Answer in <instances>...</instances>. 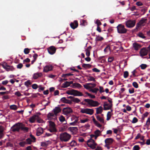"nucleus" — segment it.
Here are the masks:
<instances>
[{
    "mask_svg": "<svg viewBox=\"0 0 150 150\" xmlns=\"http://www.w3.org/2000/svg\"><path fill=\"white\" fill-rule=\"evenodd\" d=\"M84 101L86 103V104L83 103H81V104L84 105L86 104L87 106L91 107H97L100 104L98 101L93 100L91 99H84Z\"/></svg>",
    "mask_w": 150,
    "mask_h": 150,
    "instance_id": "obj_1",
    "label": "nucleus"
},
{
    "mask_svg": "<svg viewBox=\"0 0 150 150\" xmlns=\"http://www.w3.org/2000/svg\"><path fill=\"white\" fill-rule=\"evenodd\" d=\"M71 138V135L67 132H63L60 134L59 138L62 143L68 142Z\"/></svg>",
    "mask_w": 150,
    "mask_h": 150,
    "instance_id": "obj_2",
    "label": "nucleus"
},
{
    "mask_svg": "<svg viewBox=\"0 0 150 150\" xmlns=\"http://www.w3.org/2000/svg\"><path fill=\"white\" fill-rule=\"evenodd\" d=\"M61 111V109L59 107H55L53 110V112L54 114L52 113L49 112L47 115V119L48 120H51L52 118V117H54V115L57 116V114Z\"/></svg>",
    "mask_w": 150,
    "mask_h": 150,
    "instance_id": "obj_3",
    "label": "nucleus"
},
{
    "mask_svg": "<svg viewBox=\"0 0 150 150\" xmlns=\"http://www.w3.org/2000/svg\"><path fill=\"white\" fill-rule=\"evenodd\" d=\"M21 123L18 122L15 124L11 127V130L13 132H19L21 130Z\"/></svg>",
    "mask_w": 150,
    "mask_h": 150,
    "instance_id": "obj_4",
    "label": "nucleus"
},
{
    "mask_svg": "<svg viewBox=\"0 0 150 150\" xmlns=\"http://www.w3.org/2000/svg\"><path fill=\"white\" fill-rule=\"evenodd\" d=\"M49 125L48 130L52 133L57 132V130L55 127V125L54 122L51 121H49Z\"/></svg>",
    "mask_w": 150,
    "mask_h": 150,
    "instance_id": "obj_5",
    "label": "nucleus"
},
{
    "mask_svg": "<svg viewBox=\"0 0 150 150\" xmlns=\"http://www.w3.org/2000/svg\"><path fill=\"white\" fill-rule=\"evenodd\" d=\"M87 143L88 146L93 149H95L97 145V144L92 139H90L88 140L87 142Z\"/></svg>",
    "mask_w": 150,
    "mask_h": 150,
    "instance_id": "obj_6",
    "label": "nucleus"
},
{
    "mask_svg": "<svg viewBox=\"0 0 150 150\" xmlns=\"http://www.w3.org/2000/svg\"><path fill=\"white\" fill-rule=\"evenodd\" d=\"M117 32L119 33L123 34L126 33L127 29L125 28L124 25L121 24H119L117 27Z\"/></svg>",
    "mask_w": 150,
    "mask_h": 150,
    "instance_id": "obj_7",
    "label": "nucleus"
},
{
    "mask_svg": "<svg viewBox=\"0 0 150 150\" xmlns=\"http://www.w3.org/2000/svg\"><path fill=\"white\" fill-rule=\"evenodd\" d=\"M136 22V21L135 20H128L126 22L125 25L127 28H132L135 25Z\"/></svg>",
    "mask_w": 150,
    "mask_h": 150,
    "instance_id": "obj_8",
    "label": "nucleus"
},
{
    "mask_svg": "<svg viewBox=\"0 0 150 150\" xmlns=\"http://www.w3.org/2000/svg\"><path fill=\"white\" fill-rule=\"evenodd\" d=\"M113 141V139L111 138L106 139L105 140V146L108 149H109L110 148L109 146L112 143Z\"/></svg>",
    "mask_w": 150,
    "mask_h": 150,
    "instance_id": "obj_9",
    "label": "nucleus"
},
{
    "mask_svg": "<svg viewBox=\"0 0 150 150\" xmlns=\"http://www.w3.org/2000/svg\"><path fill=\"white\" fill-rule=\"evenodd\" d=\"M81 112L83 113H85L88 114L92 115L94 113V110L93 109H81Z\"/></svg>",
    "mask_w": 150,
    "mask_h": 150,
    "instance_id": "obj_10",
    "label": "nucleus"
},
{
    "mask_svg": "<svg viewBox=\"0 0 150 150\" xmlns=\"http://www.w3.org/2000/svg\"><path fill=\"white\" fill-rule=\"evenodd\" d=\"M3 67L7 71H13L15 70V68L13 66L8 65L6 63L2 64Z\"/></svg>",
    "mask_w": 150,
    "mask_h": 150,
    "instance_id": "obj_11",
    "label": "nucleus"
},
{
    "mask_svg": "<svg viewBox=\"0 0 150 150\" xmlns=\"http://www.w3.org/2000/svg\"><path fill=\"white\" fill-rule=\"evenodd\" d=\"M147 19L145 18H142L139 22L137 24V26L139 27L141 26H144L146 23L147 21Z\"/></svg>",
    "mask_w": 150,
    "mask_h": 150,
    "instance_id": "obj_12",
    "label": "nucleus"
},
{
    "mask_svg": "<svg viewBox=\"0 0 150 150\" xmlns=\"http://www.w3.org/2000/svg\"><path fill=\"white\" fill-rule=\"evenodd\" d=\"M56 48L53 46H51L47 49L49 53L51 54H53L55 53L56 51Z\"/></svg>",
    "mask_w": 150,
    "mask_h": 150,
    "instance_id": "obj_13",
    "label": "nucleus"
},
{
    "mask_svg": "<svg viewBox=\"0 0 150 150\" xmlns=\"http://www.w3.org/2000/svg\"><path fill=\"white\" fill-rule=\"evenodd\" d=\"M53 68V67L52 65H47L44 67L43 71L45 72H47L49 71L52 70Z\"/></svg>",
    "mask_w": 150,
    "mask_h": 150,
    "instance_id": "obj_14",
    "label": "nucleus"
},
{
    "mask_svg": "<svg viewBox=\"0 0 150 150\" xmlns=\"http://www.w3.org/2000/svg\"><path fill=\"white\" fill-rule=\"evenodd\" d=\"M112 104H109L106 102H104L103 104L104 110H106L110 109L112 107Z\"/></svg>",
    "mask_w": 150,
    "mask_h": 150,
    "instance_id": "obj_15",
    "label": "nucleus"
},
{
    "mask_svg": "<svg viewBox=\"0 0 150 150\" xmlns=\"http://www.w3.org/2000/svg\"><path fill=\"white\" fill-rule=\"evenodd\" d=\"M147 50L145 48H143L140 50V53L142 56H144L146 55L147 54Z\"/></svg>",
    "mask_w": 150,
    "mask_h": 150,
    "instance_id": "obj_16",
    "label": "nucleus"
},
{
    "mask_svg": "<svg viewBox=\"0 0 150 150\" xmlns=\"http://www.w3.org/2000/svg\"><path fill=\"white\" fill-rule=\"evenodd\" d=\"M37 117L38 114L34 115L29 118V121L31 123H34L36 120V117L37 118Z\"/></svg>",
    "mask_w": 150,
    "mask_h": 150,
    "instance_id": "obj_17",
    "label": "nucleus"
},
{
    "mask_svg": "<svg viewBox=\"0 0 150 150\" xmlns=\"http://www.w3.org/2000/svg\"><path fill=\"white\" fill-rule=\"evenodd\" d=\"M61 101L64 103L71 104L72 102L69 100L67 99L66 97H63L60 100Z\"/></svg>",
    "mask_w": 150,
    "mask_h": 150,
    "instance_id": "obj_18",
    "label": "nucleus"
},
{
    "mask_svg": "<svg viewBox=\"0 0 150 150\" xmlns=\"http://www.w3.org/2000/svg\"><path fill=\"white\" fill-rule=\"evenodd\" d=\"M96 116V117L97 120L98 121L101 123L103 124L104 123V118L100 117L99 115L95 114Z\"/></svg>",
    "mask_w": 150,
    "mask_h": 150,
    "instance_id": "obj_19",
    "label": "nucleus"
},
{
    "mask_svg": "<svg viewBox=\"0 0 150 150\" xmlns=\"http://www.w3.org/2000/svg\"><path fill=\"white\" fill-rule=\"evenodd\" d=\"M21 130L23 131L24 132H27L28 130V128L25 127V125L22 123H21Z\"/></svg>",
    "mask_w": 150,
    "mask_h": 150,
    "instance_id": "obj_20",
    "label": "nucleus"
},
{
    "mask_svg": "<svg viewBox=\"0 0 150 150\" xmlns=\"http://www.w3.org/2000/svg\"><path fill=\"white\" fill-rule=\"evenodd\" d=\"M43 129L42 128L40 127L38 128L37 130L36 134L39 136L43 133Z\"/></svg>",
    "mask_w": 150,
    "mask_h": 150,
    "instance_id": "obj_21",
    "label": "nucleus"
},
{
    "mask_svg": "<svg viewBox=\"0 0 150 150\" xmlns=\"http://www.w3.org/2000/svg\"><path fill=\"white\" fill-rule=\"evenodd\" d=\"M42 76L41 73H36L34 74L33 76V78L34 79H37L38 77H40Z\"/></svg>",
    "mask_w": 150,
    "mask_h": 150,
    "instance_id": "obj_22",
    "label": "nucleus"
},
{
    "mask_svg": "<svg viewBox=\"0 0 150 150\" xmlns=\"http://www.w3.org/2000/svg\"><path fill=\"white\" fill-rule=\"evenodd\" d=\"M96 112L95 114H101L103 111V107L100 106L98 108H96Z\"/></svg>",
    "mask_w": 150,
    "mask_h": 150,
    "instance_id": "obj_23",
    "label": "nucleus"
},
{
    "mask_svg": "<svg viewBox=\"0 0 150 150\" xmlns=\"http://www.w3.org/2000/svg\"><path fill=\"white\" fill-rule=\"evenodd\" d=\"M93 119L92 120L93 121V122L94 124L97 127H101L102 125L100 124L99 122L97 121L96 119L94 118V117L93 116Z\"/></svg>",
    "mask_w": 150,
    "mask_h": 150,
    "instance_id": "obj_24",
    "label": "nucleus"
},
{
    "mask_svg": "<svg viewBox=\"0 0 150 150\" xmlns=\"http://www.w3.org/2000/svg\"><path fill=\"white\" fill-rule=\"evenodd\" d=\"M4 128L3 127L0 125V139L2 138L4 136Z\"/></svg>",
    "mask_w": 150,
    "mask_h": 150,
    "instance_id": "obj_25",
    "label": "nucleus"
},
{
    "mask_svg": "<svg viewBox=\"0 0 150 150\" xmlns=\"http://www.w3.org/2000/svg\"><path fill=\"white\" fill-rule=\"evenodd\" d=\"M63 112L65 114L68 113L72 112V110L70 108H64L63 109Z\"/></svg>",
    "mask_w": 150,
    "mask_h": 150,
    "instance_id": "obj_26",
    "label": "nucleus"
},
{
    "mask_svg": "<svg viewBox=\"0 0 150 150\" xmlns=\"http://www.w3.org/2000/svg\"><path fill=\"white\" fill-rule=\"evenodd\" d=\"M91 49V46H89L87 49L85 50L86 54L87 57H89L90 54V50Z\"/></svg>",
    "mask_w": 150,
    "mask_h": 150,
    "instance_id": "obj_27",
    "label": "nucleus"
},
{
    "mask_svg": "<svg viewBox=\"0 0 150 150\" xmlns=\"http://www.w3.org/2000/svg\"><path fill=\"white\" fill-rule=\"evenodd\" d=\"M133 46L134 49L136 50H138L141 47L140 45L136 43H134Z\"/></svg>",
    "mask_w": 150,
    "mask_h": 150,
    "instance_id": "obj_28",
    "label": "nucleus"
},
{
    "mask_svg": "<svg viewBox=\"0 0 150 150\" xmlns=\"http://www.w3.org/2000/svg\"><path fill=\"white\" fill-rule=\"evenodd\" d=\"M72 83V81H66L65 83L62 84V86L63 88H66L70 86L71 84Z\"/></svg>",
    "mask_w": 150,
    "mask_h": 150,
    "instance_id": "obj_29",
    "label": "nucleus"
},
{
    "mask_svg": "<svg viewBox=\"0 0 150 150\" xmlns=\"http://www.w3.org/2000/svg\"><path fill=\"white\" fill-rule=\"evenodd\" d=\"M101 132L98 129L96 130L94 132V134L96 135V137L95 138V139H96L97 137L100 136V134H101Z\"/></svg>",
    "mask_w": 150,
    "mask_h": 150,
    "instance_id": "obj_30",
    "label": "nucleus"
},
{
    "mask_svg": "<svg viewBox=\"0 0 150 150\" xmlns=\"http://www.w3.org/2000/svg\"><path fill=\"white\" fill-rule=\"evenodd\" d=\"M90 83H87L83 85V86L87 90H90L91 87V86H90Z\"/></svg>",
    "mask_w": 150,
    "mask_h": 150,
    "instance_id": "obj_31",
    "label": "nucleus"
},
{
    "mask_svg": "<svg viewBox=\"0 0 150 150\" xmlns=\"http://www.w3.org/2000/svg\"><path fill=\"white\" fill-rule=\"evenodd\" d=\"M98 90V88H91V89L89 90V91L92 93H95L96 94L97 91Z\"/></svg>",
    "mask_w": 150,
    "mask_h": 150,
    "instance_id": "obj_32",
    "label": "nucleus"
},
{
    "mask_svg": "<svg viewBox=\"0 0 150 150\" xmlns=\"http://www.w3.org/2000/svg\"><path fill=\"white\" fill-rule=\"evenodd\" d=\"M40 115V113H38V117L37 118L36 117V120H37V121L39 123H42V119H41L40 117L39 116Z\"/></svg>",
    "mask_w": 150,
    "mask_h": 150,
    "instance_id": "obj_33",
    "label": "nucleus"
},
{
    "mask_svg": "<svg viewBox=\"0 0 150 150\" xmlns=\"http://www.w3.org/2000/svg\"><path fill=\"white\" fill-rule=\"evenodd\" d=\"M103 37L99 35H96V41H101L103 40Z\"/></svg>",
    "mask_w": 150,
    "mask_h": 150,
    "instance_id": "obj_34",
    "label": "nucleus"
},
{
    "mask_svg": "<svg viewBox=\"0 0 150 150\" xmlns=\"http://www.w3.org/2000/svg\"><path fill=\"white\" fill-rule=\"evenodd\" d=\"M31 84V83L30 80H28L24 83V85L27 87H28Z\"/></svg>",
    "mask_w": 150,
    "mask_h": 150,
    "instance_id": "obj_35",
    "label": "nucleus"
},
{
    "mask_svg": "<svg viewBox=\"0 0 150 150\" xmlns=\"http://www.w3.org/2000/svg\"><path fill=\"white\" fill-rule=\"evenodd\" d=\"M26 144H31L33 141L30 139V138H28L26 139L25 141Z\"/></svg>",
    "mask_w": 150,
    "mask_h": 150,
    "instance_id": "obj_36",
    "label": "nucleus"
},
{
    "mask_svg": "<svg viewBox=\"0 0 150 150\" xmlns=\"http://www.w3.org/2000/svg\"><path fill=\"white\" fill-rule=\"evenodd\" d=\"M91 65L89 64H82V67L85 68H90L91 67Z\"/></svg>",
    "mask_w": 150,
    "mask_h": 150,
    "instance_id": "obj_37",
    "label": "nucleus"
},
{
    "mask_svg": "<svg viewBox=\"0 0 150 150\" xmlns=\"http://www.w3.org/2000/svg\"><path fill=\"white\" fill-rule=\"evenodd\" d=\"M111 115H111V112H108L107 115V119H106V120H108L110 119Z\"/></svg>",
    "mask_w": 150,
    "mask_h": 150,
    "instance_id": "obj_38",
    "label": "nucleus"
},
{
    "mask_svg": "<svg viewBox=\"0 0 150 150\" xmlns=\"http://www.w3.org/2000/svg\"><path fill=\"white\" fill-rule=\"evenodd\" d=\"M26 144L25 141L20 142L19 143V145L21 147H24Z\"/></svg>",
    "mask_w": 150,
    "mask_h": 150,
    "instance_id": "obj_39",
    "label": "nucleus"
},
{
    "mask_svg": "<svg viewBox=\"0 0 150 150\" xmlns=\"http://www.w3.org/2000/svg\"><path fill=\"white\" fill-rule=\"evenodd\" d=\"M10 108L11 109L16 110H17V108L16 105H12L10 106Z\"/></svg>",
    "mask_w": 150,
    "mask_h": 150,
    "instance_id": "obj_40",
    "label": "nucleus"
},
{
    "mask_svg": "<svg viewBox=\"0 0 150 150\" xmlns=\"http://www.w3.org/2000/svg\"><path fill=\"white\" fill-rule=\"evenodd\" d=\"M88 80L90 81H93L94 82L96 81L95 78L91 76H89L88 77Z\"/></svg>",
    "mask_w": 150,
    "mask_h": 150,
    "instance_id": "obj_41",
    "label": "nucleus"
},
{
    "mask_svg": "<svg viewBox=\"0 0 150 150\" xmlns=\"http://www.w3.org/2000/svg\"><path fill=\"white\" fill-rule=\"evenodd\" d=\"M13 144L11 142H8L7 143L6 145V147H13Z\"/></svg>",
    "mask_w": 150,
    "mask_h": 150,
    "instance_id": "obj_42",
    "label": "nucleus"
},
{
    "mask_svg": "<svg viewBox=\"0 0 150 150\" xmlns=\"http://www.w3.org/2000/svg\"><path fill=\"white\" fill-rule=\"evenodd\" d=\"M83 96L82 93L77 91L76 90V96Z\"/></svg>",
    "mask_w": 150,
    "mask_h": 150,
    "instance_id": "obj_43",
    "label": "nucleus"
},
{
    "mask_svg": "<svg viewBox=\"0 0 150 150\" xmlns=\"http://www.w3.org/2000/svg\"><path fill=\"white\" fill-rule=\"evenodd\" d=\"M67 98L68 99H70V100L72 102V101H73L74 102H75V98H74L73 97L71 96H67Z\"/></svg>",
    "mask_w": 150,
    "mask_h": 150,
    "instance_id": "obj_44",
    "label": "nucleus"
},
{
    "mask_svg": "<svg viewBox=\"0 0 150 150\" xmlns=\"http://www.w3.org/2000/svg\"><path fill=\"white\" fill-rule=\"evenodd\" d=\"M59 120L61 122H63L65 120V118L62 116L61 115L59 117Z\"/></svg>",
    "mask_w": 150,
    "mask_h": 150,
    "instance_id": "obj_45",
    "label": "nucleus"
},
{
    "mask_svg": "<svg viewBox=\"0 0 150 150\" xmlns=\"http://www.w3.org/2000/svg\"><path fill=\"white\" fill-rule=\"evenodd\" d=\"M30 52V50L28 48H26L24 49V52L25 54H28Z\"/></svg>",
    "mask_w": 150,
    "mask_h": 150,
    "instance_id": "obj_46",
    "label": "nucleus"
},
{
    "mask_svg": "<svg viewBox=\"0 0 150 150\" xmlns=\"http://www.w3.org/2000/svg\"><path fill=\"white\" fill-rule=\"evenodd\" d=\"M74 23H75V21H74L73 23H71L70 24L71 28L73 29H75V25L74 24Z\"/></svg>",
    "mask_w": 150,
    "mask_h": 150,
    "instance_id": "obj_47",
    "label": "nucleus"
},
{
    "mask_svg": "<svg viewBox=\"0 0 150 150\" xmlns=\"http://www.w3.org/2000/svg\"><path fill=\"white\" fill-rule=\"evenodd\" d=\"M69 129L73 133H74L75 131V127H70Z\"/></svg>",
    "mask_w": 150,
    "mask_h": 150,
    "instance_id": "obj_48",
    "label": "nucleus"
},
{
    "mask_svg": "<svg viewBox=\"0 0 150 150\" xmlns=\"http://www.w3.org/2000/svg\"><path fill=\"white\" fill-rule=\"evenodd\" d=\"M73 75V74L71 73L66 74H63L62 75V77H63L65 78L68 76H69L71 75Z\"/></svg>",
    "mask_w": 150,
    "mask_h": 150,
    "instance_id": "obj_49",
    "label": "nucleus"
},
{
    "mask_svg": "<svg viewBox=\"0 0 150 150\" xmlns=\"http://www.w3.org/2000/svg\"><path fill=\"white\" fill-rule=\"evenodd\" d=\"M95 23L97 24V26H99L101 25L102 24L100 21L99 20H97L96 21Z\"/></svg>",
    "mask_w": 150,
    "mask_h": 150,
    "instance_id": "obj_50",
    "label": "nucleus"
},
{
    "mask_svg": "<svg viewBox=\"0 0 150 150\" xmlns=\"http://www.w3.org/2000/svg\"><path fill=\"white\" fill-rule=\"evenodd\" d=\"M128 75H129V74H128V71H125L124 72L123 76H124V77L125 78H127L128 76Z\"/></svg>",
    "mask_w": 150,
    "mask_h": 150,
    "instance_id": "obj_51",
    "label": "nucleus"
},
{
    "mask_svg": "<svg viewBox=\"0 0 150 150\" xmlns=\"http://www.w3.org/2000/svg\"><path fill=\"white\" fill-rule=\"evenodd\" d=\"M30 139H33V142H35L36 140V138H35L32 134H30Z\"/></svg>",
    "mask_w": 150,
    "mask_h": 150,
    "instance_id": "obj_52",
    "label": "nucleus"
},
{
    "mask_svg": "<svg viewBox=\"0 0 150 150\" xmlns=\"http://www.w3.org/2000/svg\"><path fill=\"white\" fill-rule=\"evenodd\" d=\"M133 86L136 88H137L138 87V85L137 83L135 82H134L132 83Z\"/></svg>",
    "mask_w": 150,
    "mask_h": 150,
    "instance_id": "obj_53",
    "label": "nucleus"
},
{
    "mask_svg": "<svg viewBox=\"0 0 150 150\" xmlns=\"http://www.w3.org/2000/svg\"><path fill=\"white\" fill-rule=\"evenodd\" d=\"M114 60V57H108V62H111Z\"/></svg>",
    "mask_w": 150,
    "mask_h": 150,
    "instance_id": "obj_54",
    "label": "nucleus"
},
{
    "mask_svg": "<svg viewBox=\"0 0 150 150\" xmlns=\"http://www.w3.org/2000/svg\"><path fill=\"white\" fill-rule=\"evenodd\" d=\"M110 50V47L109 45H107L104 50L105 52H108Z\"/></svg>",
    "mask_w": 150,
    "mask_h": 150,
    "instance_id": "obj_55",
    "label": "nucleus"
},
{
    "mask_svg": "<svg viewBox=\"0 0 150 150\" xmlns=\"http://www.w3.org/2000/svg\"><path fill=\"white\" fill-rule=\"evenodd\" d=\"M138 121L137 118L136 117H134L133 118L132 122L133 123H135L137 122Z\"/></svg>",
    "mask_w": 150,
    "mask_h": 150,
    "instance_id": "obj_56",
    "label": "nucleus"
},
{
    "mask_svg": "<svg viewBox=\"0 0 150 150\" xmlns=\"http://www.w3.org/2000/svg\"><path fill=\"white\" fill-rule=\"evenodd\" d=\"M32 88L34 89H36L38 88V85L36 84H34L32 85Z\"/></svg>",
    "mask_w": 150,
    "mask_h": 150,
    "instance_id": "obj_57",
    "label": "nucleus"
},
{
    "mask_svg": "<svg viewBox=\"0 0 150 150\" xmlns=\"http://www.w3.org/2000/svg\"><path fill=\"white\" fill-rule=\"evenodd\" d=\"M150 124V117H149L146 123V125L148 126H149Z\"/></svg>",
    "mask_w": 150,
    "mask_h": 150,
    "instance_id": "obj_58",
    "label": "nucleus"
},
{
    "mask_svg": "<svg viewBox=\"0 0 150 150\" xmlns=\"http://www.w3.org/2000/svg\"><path fill=\"white\" fill-rule=\"evenodd\" d=\"M99 92L100 93L104 92L103 88V87L99 86Z\"/></svg>",
    "mask_w": 150,
    "mask_h": 150,
    "instance_id": "obj_59",
    "label": "nucleus"
},
{
    "mask_svg": "<svg viewBox=\"0 0 150 150\" xmlns=\"http://www.w3.org/2000/svg\"><path fill=\"white\" fill-rule=\"evenodd\" d=\"M140 149L138 145H135L133 148V150H139Z\"/></svg>",
    "mask_w": 150,
    "mask_h": 150,
    "instance_id": "obj_60",
    "label": "nucleus"
},
{
    "mask_svg": "<svg viewBox=\"0 0 150 150\" xmlns=\"http://www.w3.org/2000/svg\"><path fill=\"white\" fill-rule=\"evenodd\" d=\"M23 67V65L22 63H20L17 66V68L18 69H21Z\"/></svg>",
    "mask_w": 150,
    "mask_h": 150,
    "instance_id": "obj_61",
    "label": "nucleus"
},
{
    "mask_svg": "<svg viewBox=\"0 0 150 150\" xmlns=\"http://www.w3.org/2000/svg\"><path fill=\"white\" fill-rule=\"evenodd\" d=\"M147 67V66L145 64H142L140 66V67L142 69H145Z\"/></svg>",
    "mask_w": 150,
    "mask_h": 150,
    "instance_id": "obj_62",
    "label": "nucleus"
},
{
    "mask_svg": "<svg viewBox=\"0 0 150 150\" xmlns=\"http://www.w3.org/2000/svg\"><path fill=\"white\" fill-rule=\"evenodd\" d=\"M138 36L142 38H145L144 35L142 33H139L138 34Z\"/></svg>",
    "mask_w": 150,
    "mask_h": 150,
    "instance_id": "obj_63",
    "label": "nucleus"
},
{
    "mask_svg": "<svg viewBox=\"0 0 150 150\" xmlns=\"http://www.w3.org/2000/svg\"><path fill=\"white\" fill-rule=\"evenodd\" d=\"M75 143V140H74L70 143V145L71 146H74V144Z\"/></svg>",
    "mask_w": 150,
    "mask_h": 150,
    "instance_id": "obj_64",
    "label": "nucleus"
}]
</instances>
